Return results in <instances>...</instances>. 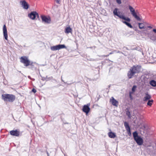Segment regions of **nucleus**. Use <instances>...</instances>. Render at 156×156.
Wrapping results in <instances>:
<instances>
[{
    "instance_id": "obj_1",
    "label": "nucleus",
    "mask_w": 156,
    "mask_h": 156,
    "mask_svg": "<svg viewBox=\"0 0 156 156\" xmlns=\"http://www.w3.org/2000/svg\"><path fill=\"white\" fill-rule=\"evenodd\" d=\"M140 66H133L131 67L127 73V76L129 79L133 78V76L136 73L140 71Z\"/></svg>"
},
{
    "instance_id": "obj_2",
    "label": "nucleus",
    "mask_w": 156,
    "mask_h": 156,
    "mask_svg": "<svg viewBox=\"0 0 156 156\" xmlns=\"http://www.w3.org/2000/svg\"><path fill=\"white\" fill-rule=\"evenodd\" d=\"M2 97L4 101L9 102H12L15 99V96L12 94H4L2 95Z\"/></svg>"
},
{
    "instance_id": "obj_3",
    "label": "nucleus",
    "mask_w": 156,
    "mask_h": 156,
    "mask_svg": "<svg viewBox=\"0 0 156 156\" xmlns=\"http://www.w3.org/2000/svg\"><path fill=\"white\" fill-rule=\"evenodd\" d=\"M134 140L139 145H141L143 142V139L140 136H138V133L136 131H135L133 133Z\"/></svg>"
},
{
    "instance_id": "obj_4",
    "label": "nucleus",
    "mask_w": 156,
    "mask_h": 156,
    "mask_svg": "<svg viewBox=\"0 0 156 156\" xmlns=\"http://www.w3.org/2000/svg\"><path fill=\"white\" fill-rule=\"evenodd\" d=\"M118 9L117 8H115L113 11V13L115 15L119 17L120 18L124 20L127 22H130L131 21L130 19L128 17H126L123 15L120 14V12H117Z\"/></svg>"
},
{
    "instance_id": "obj_5",
    "label": "nucleus",
    "mask_w": 156,
    "mask_h": 156,
    "mask_svg": "<svg viewBox=\"0 0 156 156\" xmlns=\"http://www.w3.org/2000/svg\"><path fill=\"white\" fill-rule=\"evenodd\" d=\"M129 9L131 14L138 21H141L142 19L137 15L136 12L134 8L130 5L129 6Z\"/></svg>"
},
{
    "instance_id": "obj_6",
    "label": "nucleus",
    "mask_w": 156,
    "mask_h": 156,
    "mask_svg": "<svg viewBox=\"0 0 156 156\" xmlns=\"http://www.w3.org/2000/svg\"><path fill=\"white\" fill-rule=\"evenodd\" d=\"M20 62L24 64V65L27 66L31 65L30 62L28 58L25 56L21 57L20 58Z\"/></svg>"
},
{
    "instance_id": "obj_7",
    "label": "nucleus",
    "mask_w": 156,
    "mask_h": 156,
    "mask_svg": "<svg viewBox=\"0 0 156 156\" xmlns=\"http://www.w3.org/2000/svg\"><path fill=\"white\" fill-rule=\"evenodd\" d=\"M64 48H66V47L64 44H58L51 47V49L52 51H55Z\"/></svg>"
},
{
    "instance_id": "obj_8",
    "label": "nucleus",
    "mask_w": 156,
    "mask_h": 156,
    "mask_svg": "<svg viewBox=\"0 0 156 156\" xmlns=\"http://www.w3.org/2000/svg\"><path fill=\"white\" fill-rule=\"evenodd\" d=\"M28 16L30 19L34 20H35L36 17H39V15L38 13L35 11L31 12L28 15Z\"/></svg>"
},
{
    "instance_id": "obj_9",
    "label": "nucleus",
    "mask_w": 156,
    "mask_h": 156,
    "mask_svg": "<svg viewBox=\"0 0 156 156\" xmlns=\"http://www.w3.org/2000/svg\"><path fill=\"white\" fill-rule=\"evenodd\" d=\"M41 17L43 22L48 24H49L50 23L51 20L49 17H47L44 15H41Z\"/></svg>"
},
{
    "instance_id": "obj_10",
    "label": "nucleus",
    "mask_w": 156,
    "mask_h": 156,
    "mask_svg": "<svg viewBox=\"0 0 156 156\" xmlns=\"http://www.w3.org/2000/svg\"><path fill=\"white\" fill-rule=\"evenodd\" d=\"M90 104H87V105H85L83 106V111L86 113V114H88L90 110V108H89Z\"/></svg>"
},
{
    "instance_id": "obj_11",
    "label": "nucleus",
    "mask_w": 156,
    "mask_h": 156,
    "mask_svg": "<svg viewBox=\"0 0 156 156\" xmlns=\"http://www.w3.org/2000/svg\"><path fill=\"white\" fill-rule=\"evenodd\" d=\"M124 125L128 134L129 135H131L130 128L128 123L127 122H125L124 123Z\"/></svg>"
},
{
    "instance_id": "obj_12",
    "label": "nucleus",
    "mask_w": 156,
    "mask_h": 156,
    "mask_svg": "<svg viewBox=\"0 0 156 156\" xmlns=\"http://www.w3.org/2000/svg\"><path fill=\"white\" fill-rule=\"evenodd\" d=\"M110 102L114 106L117 107L119 102L116 100L113 97H112L110 100Z\"/></svg>"
},
{
    "instance_id": "obj_13",
    "label": "nucleus",
    "mask_w": 156,
    "mask_h": 156,
    "mask_svg": "<svg viewBox=\"0 0 156 156\" xmlns=\"http://www.w3.org/2000/svg\"><path fill=\"white\" fill-rule=\"evenodd\" d=\"M3 32L4 37L5 39L6 40H8V34L7 33V30L6 27L5 25H4L3 26Z\"/></svg>"
},
{
    "instance_id": "obj_14",
    "label": "nucleus",
    "mask_w": 156,
    "mask_h": 156,
    "mask_svg": "<svg viewBox=\"0 0 156 156\" xmlns=\"http://www.w3.org/2000/svg\"><path fill=\"white\" fill-rule=\"evenodd\" d=\"M20 2L21 3V5L24 9H28L29 5L25 0L21 1Z\"/></svg>"
},
{
    "instance_id": "obj_15",
    "label": "nucleus",
    "mask_w": 156,
    "mask_h": 156,
    "mask_svg": "<svg viewBox=\"0 0 156 156\" xmlns=\"http://www.w3.org/2000/svg\"><path fill=\"white\" fill-rule=\"evenodd\" d=\"M10 133L12 136H18L20 135V132L17 130H12L10 131Z\"/></svg>"
},
{
    "instance_id": "obj_16",
    "label": "nucleus",
    "mask_w": 156,
    "mask_h": 156,
    "mask_svg": "<svg viewBox=\"0 0 156 156\" xmlns=\"http://www.w3.org/2000/svg\"><path fill=\"white\" fill-rule=\"evenodd\" d=\"M151 98V96L147 92L145 94V96L143 98V101H146Z\"/></svg>"
},
{
    "instance_id": "obj_17",
    "label": "nucleus",
    "mask_w": 156,
    "mask_h": 156,
    "mask_svg": "<svg viewBox=\"0 0 156 156\" xmlns=\"http://www.w3.org/2000/svg\"><path fill=\"white\" fill-rule=\"evenodd\" d=\"M72 29L70 27H66L65 30V32L66 33L69 34V33H72Z\"/></svg>"
},
{
    "instance_id": "obj_18",
    "label": "nucleus",
    "mask_w": 156,
    "mask_h": 156,
    "mask_svg": "<svg viewBox=\"0 0 156 156\" xmlns=\"http://www.w3.org/2000/svg\"><path fill=\"white\" fill-rule=\"evenodd\" d=\"M108 135L109 137L112 138H114L116 137L115 134L111 132L108 133Z\"/></svg>"
},
{
    "instance_id": "obj_19",
    "label": "nucleus",
    "mask_w": 156,
    "mask_h": 156,
    "mask_svg": "<svg viewBox=\"0 0 156 156\" xmlns=\"http://www.w3.org/2000/svg\"><path fill=\"white\" fill-rule=\"evenodd\" d=\"M149 84L152 86L156 87V81L154 80H151L149 81Z\"/></svg>"
},
{
    "instance_id": "obj_20",
    "label": "nucleus",
    "mask_w": 156,
    "mask_h": 156,
    "mask_svg": "<svg viewBox=\"0 0 156 156\" xmlns=\"http://www.w3.org/2000/svg\"><path fill=\"white\" fill-rule=\"evenodd\" d=\"M149 38L151 40L153 41H156V35L153 34L151 35Z\"/></svg>"
},
{
    "instance_id": "obj_21",
    "label": "nucleus",
    "mask_w": 156,
    "mask_h": 156,
    "mask_svg": "<svg viewBox=\"0 0 156 156\" xmlns=\"http://www.w3.org/2000/svg\"><path fill=\"white\" fill-rule=\"evenodd\" d=\"M122 22L124 23V24L126 25L128 27H129L130 28H132L133 26H132V25L129 23H128V22H126V21H122Z\"/></svg>"
},
{
    "instance_id": "obj_22",
    "label": "nucleus",
    "mask_w": 156,
    "mask_h": 156,
    "mask_svg": "<svg viewBox=\"0 0 156 156\" xmlns=\"http://www.w3.org/2000/svg\"><path fill=\"white\" fill-rule=\"evenodd\" d=\"M139 27L140 29H144V25L143 23H138Z\"/></svg>"
},
{
    "instance_id": "obj_23",
    "label": "nucleus",
    "mask_w": 156,
    "mask_h": 156,
    "mask_svg": "<svg viewBox=\"0 0 156 156\" xmlns=\"http://www.w3.org/2000/svg\"><path fill=\"white\" fill-rule=\"evenodd\" d=\"M153 102L154 101L153 100H149L147 103V105L150 106H151L152 105V103H153Z\"/></svg>"
},
{
    "instance_id": "obj_24",
    "label": "nucleus",
    "mask_w": 156,
    "mask_h": 156,
    "mask_svg": "<svg viewBox=\"0 0 156 156\" xmlns=\"http://www.w3.org/2000/svg\"><path fill=\"white\" fill-rule=\"evenodd\" d=\"M126 115L128 116L129 118L130 119L131 118V116L130 112L128 110L126 111Z\"/></svg>"
},
{
    "instance_id": "obj_25",
    "label": "nucleus",
    "mask_w": 156,
    "mask_h": 156,
    "mask_svg": "<svg viewBox=\"0 0 156 156\" xmlns=\"http://www.w3.org/2000/svg\"><path fill=\"white\" fill-rule=\"evenodd\" d=\"M136 87H137L136 85H134L133 86V87L132 89V92H133V93L135 92Z\"/></svg>"
},
{
    "instance_id": "obj_26",
    "label": "nucleus",
    "mask_w": 156,
    "mask_h": 156,
    "mask_svg": "<svg viewBox=\"0 0 156 156\" xmlns=\"http://www.w3.org/2000/svg\"><path fill=\"white\" fill-rule=\"evenodd\" d=\"M133 94V92H129V97L130 100H132L133 99V97L132 96V94Z\"/></svg>"
},
{
    "instance_id": "obj_27",
    "label": "nucleus",
    "mask_w": 156,
    "mask_h": 156,
    "mask_svg": "<svg viewBox=\"0 0 156 156\" xmlns=\"http://www.w3.org/2000/svg\"><path fill=\"white\" fill-rule=\"evenodd\" d=\"M116 0L117 3L119 4H121L122 3L121 0Z\"/></svg>"
},
{
    "instance_id": "obj_28",
    "label": "nucleus",
    "mask_w": 156,
    "mask_h": 156,
    "mask_svg": "<svg viewBox=\"0 0 156 156\" xmlns=\"http://www.w3.org/2000/svg\"><path fill=\"white\" fill-rule=\"evenodd\" d=\"M56 2L58 4H60L61 2V0H55Z\"/></svg>"
},
{
    "instance_id": "obj_29",
    "label": "nucleus",
    "mask_w": 156,
    "mask_h": 156,
    "mask_svg": "<svg viewBox=\"0 0 156 156\" xmlns=\"http://www.w3.org/2000/svg\"><path fill=\"white\" fill-rule=\"evenodd\" d=\"M32 91L34 93H35L37 91L36 89H35L34 88H33L32 90Z\"/></svg>"
},
{
    "instance_id": "obj_30",
    "label": "nucleus",
    "mask_w": 156,
    "mask_h": 156,
    "mask_svg": "<svg viewBox=\"0 0 156 156\" xmlns=\"http://www.w3.org/2000/svg\"><path fill=\"white\" fill-rule=\"evenodd\" d=\"M153 31L155 33H156V29H154L153 30Z\"/></svg>"
},
{
    "instance_id": "obj_31",
    "label": "nucleus",
    "mask_w": 156,
    "mask_h": 156,
    "mask_svg": "<svg viewBox=\"0 0 156 156\" xmlns=\"http://www.w3.org/2000/svg\"><path fill=\"white\" fill-rule=\"evenodd\" d=\"M46 79V78L45 77H42V80L43 81L45 80Z\"/></svg>"
},
{
    "instance_id": "obj_32",
    "label": "nucleus",
    "mask_w": 156,
    "mask_h": 156,
    "mask_svg": "<svg viewBox=\"0 0 156 156\" xmlns=\"http://www.w3.org/2000/svg\"><path fill=\"white\" fill-rule=\"evenodd\" d=\"M147 31V30H145L143 31L142 32H144L145 34H146V31Z\"/></svg>"
},
{
    "instance_id": "obj_33",
    "label": "nucleus",
    "mask_w": 156,
    "mask_h": 156,
    "mask_svg": "<svg viewBox=\"0 0 156 156\" xmlns=\"http://www.w3.org/2000/svg\"><path fill=\"white\" fill-rule=\"evenodd\" d=\"M115 51H112V52L110 53L109 55H111V54H113L114 53V52Z\"/></svg>"
},
{
    "instance_id": "obj_34",
    "label": "nucleus",
    "mask_w": 156,
    "mask_h": 156,
    "mask_svg": "<svg viewBox=\"0 0 156 156\" xmlns=\"http://www.w3.org/2000/svg\"><path fill=\"white\" fill-rule=\"evenodd\" d=\"M109 55H103V56H104V57H108L109 55Z\"/></svg>"
},
{
    "instance_id": "obj_35",
    "label": "nucleus",
    "mask_w": 156,
    "mask_h": 156,
    "mask_svg": "<svg viewBox=\"0 0 156 156\" xmlns=\"http://www.w3.org/2000/svg\"><path fill=\"white\" fill-rule=\"evenodd\" d=\"M151 146V145H147V146H146L147 147H150Z\"/></svg>"
},
{
    "instance_id": "obj_36",
    "label": "nucleus",
    "mask_w": 156,
    "mask_h": 156,
    "mask_svg": "<svg viewBox=\"0 0 156 156\" xmlns=\"http://www.w3.org/2000/svg\"><path fill=\"white\" fill-rule=\"evenodd\" d=\"M147 27L149 28H151V29L152 28V27H151V26H148Z\"/></svg>"
},
{
    "instance_id": "obj_37",
    "label": "nucleus",
    "mask_w": 156,
    "mask_h": 156,
    "mask_svg": "<svg viewBox=\"0 0 156 156\" xmlns=\"http://www.w3.org/2000/svg\"><path fill=\"white\" fill-rule=\"evenodd\" d=\"M137 32H138V33H140V32H141V31H139V30H138Z\"/></svg>"
},
{
    "instance_id": "obj_38",
    "label": "nucleus",
    "mask_w": 156,
    "mask_h": 156,
    "mask_svg": "<svg viewBox=\"0 0 156 156\" xmlns=\"http://www.w3.org/2000/svg\"><path fill=\"white\" fill-rule=\"evenodd\" d=\"M117 53H120V51H118V52H117Z\"/></svg>"
},
{
    "instance_id": "obj_39",
    "label": "nucleus",
    "mask_w": 156,
    "mask_h": 156,
    "mask_svg": "<svg viewBox=\"0 0 156 156\" xmlns=\"http://www.w3.org/2000/svg\"><path fill=\"white\" fill-rule=\"evenodd\" d=\"M62 80L63 81V79L62 78Z\"/></svg>"
},
{
    "instance_id": "obj_40",
    "label": "nucleus",
    "mask_w": 156,
    "mask_h": 156,
    "mask_svg": "<svg viewBox=\"0 0 156 156\" xmlns=\"http://www.w3.org/2000/svg\"><path fill=\"white\" fill-rule=\"evenodd\" d=\"M149 150L148 148H147V150Z\"/></svg>"
}]
</instances>
